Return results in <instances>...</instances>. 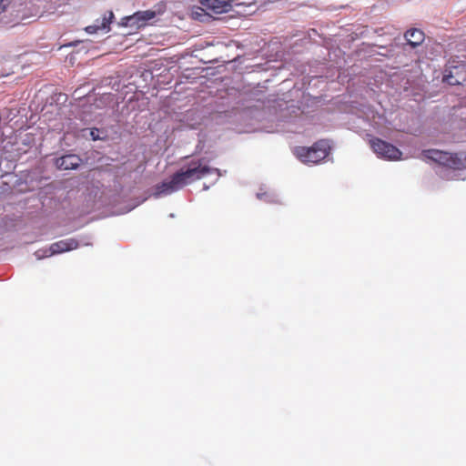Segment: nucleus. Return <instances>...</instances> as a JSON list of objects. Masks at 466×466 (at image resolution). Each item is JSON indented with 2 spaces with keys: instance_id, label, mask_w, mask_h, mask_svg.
<instances>
[{
  "instance_id": "nucleus-1",
  "label": "nucleus",
  "mask_w": 466,
  "mask_h": 466,
  "mask_svg": "<svg viewBox=\"0 0 466 466\" xmlns=\"http://www.w3.org/2000/svg\"><path fill=\"white\" fill-rule=\"evenodd\" d=\"M213 171L218 170L210 167L205 158L193 159L173 174L169 180L162 182L157 190L162 194H170L207 177Z\"/></svg>"
},
{
  "instance_id": "nucleus-2",
  "label": "nucleus",
  "mask_w": 466,
  "mask_h": 466,
  "mask_svg": "<svg viewBox=\"0 0 466 466\" xmlns=\"http://www.w3.org/2000/svg\"><path fill=\"white\" fill-rule=\"evenodd\" d=\"M425 158L431 159L441 166L453 169H466V152L451 153L438 149H428L422 151Z\"/></svg>"
},
{
  "instance_id": "nucleus-3",
  "label": "nucleus",
  "mask_w": 466,
  "mask_h": 466,
  "mask_svg": "<svg viewBox=\"0 0 466 466\" xmlns=\"http://www.w3.org/2000/svg\"><path fill=\"white\" fill-rule=\"evenodd\" d=\"M330 147L328 140L320 139L311 147H298L295 148L296 156L306 164H318L329 154Z\"/></svg>"
},
{
  "instance_id": "nucleus-4",
  "label": "nucleus",
  "mask_w": 466,
  "mask_h": 466,
  "mask_svg": "<svg viewBox=\"0 0 466 466\" xmlns=\"http://www.w3.org/2000/svg\"><path fill=\"white\" fill-rule=\"evenodd\" d=\"M370 144L373 151L385 159L398 160L402 155L398 147L380 138L373 137L370 140Z\"/></svg>"
},
{
  "instance_id": "nucleus-5",
  "label": "nucleus",
  "mask_w": 466,
  "mask_h": 466,
  "mask_svg": "<svg viewBox=\"0 0 466 466\" xmlns=\"http://www.w3.org/2000/svg\"><path fill=\"white\" fill-rule=\"evenodd\" d=\"M79 243L76 238H66L51 244L48 249L38 250L35 252L37 258H43L51 255L60 254L66 251L76 249Z\"/></svg>"
},
{
  "instance_id": "nucleus-6",
  "label": "nucleus",
  "mask_w": 466,
  "mask_h": 466,
  "mask_svg": "<svg viewBox=\"0 0 466 466\" xmlns=\"http://www.w3.org/2000/svg\"><path fill=\"white\" fill-rule=\"evenodd\" d=\"M253 0H200L202 5L215 14L228 12L232 3H236L237 5H239L251 4Z\"/></svg>"
},
{
  "instance_id": "nucleus-7",
  "label": "nucleus",
  "mask_w": 466,
  "mask_h": 466,
  "mask_svg": "<svg viewBox=\"0 0 466 466\" xmlns=\"http://www.w3.org/2000/svg\"><path fill=\"white\" fill-rule=\"evenodd\" d=\"M156 16V12L152 10L138 11L126 18V24L137 28L147 25V22Z\"/></svg>"
},
{
  "instance_id": "nucleus-8",
  "label": "nucleus",
  "mask_w": 466,
  "mask_h": 466,
  "mask_svg": "<svg viewBox=\"0 0 466 466\" xmlns=\"http://www.w3.org/2000/svg\"><path fill=\"white\" fill-rule=\"evenodd\" d=\"M82 159L75 154L65 155L56 159V164L59 169L72 170L77 168Z\"/></svg>"
},
{
  "instance_id": "nucleus-9",
  "label": "nucleus",
  "mask_w": 466,
  "mask_h": 466,
  "mask_svg": "<svg viewBox=\"0 0 466 466\" xmlns=\"http://www.w3.org/2000/svg\"><path fill=\"white\" fill-rule=\"evenodd\" d=\"M113 18H114V14H113V12L110 11L103 16L102 21L100 23H98V21H97L96 24L86 26V31L88 34H95V33L98 32L99 30L109 31V29H110L109 25H110Z\"/></svg>"
},
{
  "instance_id": "nucleus-10",
  "label": "nucleus",
  "mask_w": 466,
  "mask_h": 466,
  "mask_svg": "<svg viewBox=\"0 0 466 466\" xmlns=\"http://www.w3.org/2000/svg\"><path fill=\"white\" fill-rule=\"evenodd\" d=\"M404 37L411 47H416L423 43L425 35L420 29L411 28L404 34Z\"/></svg>"
},
{
  "instance_id": "nucleus-11",
  "label": "nucleus",
  "mask_w": 466,
  "mask_h": 466,
  "mask_svg": "<svg viewBox=\"0 0 466 466\" xmlns=\"http://www.w3.org/2000/svg\"><path fill=\"white\" fill-rule=\"evenodd\" d=\"M443 81L448 83L449 85H460L461 84V79L456 77L454 75H453V71H450L449 74H445L444 76H443Z\"/></svg>"
},
{
  "instance_id": "nucleus-12",
  "label": "nucleus",
  "mask_w": 466,
  "mask_h": 466,
  "mask_svg": "<svg viewBox=\"0 0 466 466\" xmlns=\"http://www.w3.org/2000/svg\"><path fill=\"white\" fill-rule=\"evenodd\" d=\"M12 0H0V15L10 5Z\"/></svg>"
},
{
  "instance_id": "nucleus-13",
  "label": "nucleus",
  "mask_w": 466,
  "mask_h": 466,
  "mask_svg": "<svg viewBox=\"0 0 466 466\" xmlns=\"http://www.w3.org/2000/svg\"><path fill=\"white\" fill-rule=\"evenodd\" d=\"M0 188L2 190V192H5V191H7L10 187L7 183L4 182V181H0Z\"/></svg>"
},
{
  "instance_id": "nucleus-14",
  "label": "nucleus",
  "mask_w": 466,
  "mask_h": 466,
  "mask_svg": "<svg viewBox=\"0 0 466 466\" xmlns=\"http://www.w3.org/2000/svg\"><path fill=\"white\" fill-rule=\"evenodd\" d=\"M91 135H92V137H93L94 140H96V137H95V136H96V133H94V131H91Z\"/></svg>"
},
{
  "instance_id": "nucleus-15",
  "label": "nucleus",
  "mask_w": 466,
  "mask_h": 466,
  "mask_svg": "<svg viewBox=\"0 0 466 466\" xmlns=\"http://www.w3.org/2000/svg\"><path fill=\"white\" fill-rule=\"evenodd\" d=\"M91 135H92V137H93L94 140H96V137H95V136H96V133H94V131H91Z\"/></svg>"
}]
</instances>
